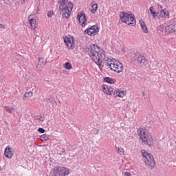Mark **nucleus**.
<instances>
[{"mask_svg": "<svg viewBox=\"0 0 176 176\" xmlns=\"http://www.w3.org/2000/svg\"><path fill=\"white\" fill-rule=\"evenodd\" d=\"M87 54L89 56L92 61H94L101 69L102 67V61L105 60V51L98 47L97 45H91L87 51Z\"/></svg>", "mask_w": 176, "mask_h": 176, "instance_id": "f257e3e1", "label": "nucleus"}, {"mask_svg": "<svg viewBox=\"0 0 176 176\" xmlns=\"http://www.w3.org/2000/svg\"><path fill=\"white\" fill-rule=\"evenodd\" d=\"M58 3H60L59 10L60 14H62L63 16L66 19H69L71 12L74 9V4L68 0H59Z\"/></svg>", "mask_w": 176, "mask_h": 176, "instance_id": "f03ea898", "label": "nucleus"}, {"mask_svg": "<svg viewBox=\"0 0 176 176\" xmlns=\"http://www.w3.org/2000/svg\"><path fill=\"white\" fill-rule=\"evenodd\" d=\"M138 135L142 144L148 145V146H153L154 140L152 133L144 129L140 128L138 129Z\"/></svg>", "mask_w": 176, "mask_h": 176, "instance_id": "7ed1b4c3", "label": "nucleus"}, {"mask_svg": "<svg viewBox=\"0 0 176 176\" xmlns=\"http://www.w3.org/2000/svg\"><path fill=\"white\" fill-rule=\"evenodd\" d=\"M106 65L108 68L111 69V71H114V72H117L118 74L123 72V64L114 58L107 59Z\"/></svg>", "mask_w": 176, "mask_h": 176, "instance_id": "20e7f679", "label": "nucleus"}, {"mask_svg": "<svg viewBox=\"0 0 176 176\" xmlns=\"http://www.w3.org/2000/svg\"><path fill=\"white\" fill-rule=\"evenodd\" d=\"M120 17L121 19V21L125 23L128 25H132L134 27L135 25V18L134 17V14L133 13H127L124 12H122L120 14Z\"/></svg>", "mask_w": 176, "mask_h": 176, "instance_id": "39448f33", "label": "nucleus"}, {"mask_svg": "<svg viewBox=\"0 0 176 176\" xmlns=\"http://www.w3.org/2000/svg\"><path fill=\"white\" fill-rule=\"evenodd\" d=\"M141 153L143 156V160L145 164H146V166H150L151 169L155 168V166H156V164L155 162L153 155L148 153V151H146V150H142Z\"/></svg>", "mask_w": 176, "mask_h": 176, "instance_id": "423d86ee", "label": "nucleus"}, {"mask_svg": "<svg viewBox=\"0 0 176 176\" xmlns=\"http://www.w3.org/2000/svg\"><path fill=\"white\" fill-rule=\"evenodd\" d=\"M134 65H142L144 67H149V60L145 58L142 55L135 54L131 59Z\"/></svg>", "mask_w": 176, "mask_h": 176, "instance_id": "0eeeda50", "label": "nucleus"}, {"mask_svg": "<svg viewBox=\"0 0 176 176\" xmlns=\"http://www.w3.org/2000/svg\"><path fill=\"white\" fill-rule=\"evenodd\" d=\"M99 31L100 30H98V26L92 25L89 29L85 30L84 34H87V35H90L91 36H96V35L98 34Z\"/></svg>", "mask_w": 176, "mask_h": 176, "instance_id": "6e6552de", "label": "nucleus"}, {"mask_svg": "<svg viewBox=\"0 0 176 176\" xmlns=\"http://www.w3.org/2000/svg\"><path fill=\"white\" fill-rule=\"evenodd\" d=\"M64 42L70 50H74L75 47V43H74V36H69L64 38Z\"/></svg>", "mask_w": 176, "mask_h": 176, "instance_id": "1a4fd4ad", "label": "nucleus"}, {"mask_svg": "<svg viewBox=\"0 0 176 176\" xmlns=\"http://www.w3.org/2000/svg\"><path fill=\"white\" fill-rule=\"evenodd\" d=\"M77 19L82 27H86V14L84 12H79L77 15Z\"/></svg>", "mask_w": 176, "mask_h": 176, "instance_id": "9d476101", "label": "nucleus"}, {"mask_svg": "<svg viewBox=\"0 0 176 176\" xmlns=\"http://www.w3.org/2000/svg\"><path fill=\"white\" fill-rule=\"evenodd\" d=\"M176 31V23H172L165 27V34H173Z\"/></svg>", "mask_w": 176, "mask_h": 176, "instance_id": "9b49d317", "label": "nucleus"}, {"mask_svg": "<svg viewBox=\"0 0 176 176\" xmlns=\"http://www.w3.org/2000/svg\"><path fill=\"white\" fill-rule=\"evenodd\" d=\"M4 155L6 157H8V159H12L13 155H14V153H13V149L10 148V146H8L5 149Z\"/></svg>", "mask_w": 176, "mask_h": 176, "instance_id": "f8f14e48", "label": "nucleus"}, {"mask_svg": "<svg viewBox=\"0 0 176 176\" xmlns=\"http://www.w3.org/2000/svg\"><path fill=\"white\" fill-rule=\"evenodd\" d=\"M28 20L32 28H33V30H35V28H36V19H34V15H30L28 17Z\"/></svg>", "mask_w": 176, "mask_h": 176, "instance_id": "ddd939ff", "label": "nucleus"}, {"mask_svg": "<svg viewBox=\"0 0 176 176\" xmlns=\"http://www.w3.org/2000/svg\"><path fill=\"white\" fill-rule=\"evenodd\" d=\"M126 91L125 90H119L116 89L113 92L114 97H120V98H122V97H124L126 96Z\"/></svg>", "mask_w": 176, "mask_h": 176, "instance_id": "4468645a", "label": "nucleus"}, {"mask_svg": "<svg viewBox=\"0 0 176 176\" xmlns=\"http://www.w3.org/2000/svg\"><path fill=\"white\" fill-rule=\"evenodd\" d=\"M59 173L60 176H66L69 174V170L64 166H59Z\"/></svg>", "mask_w": 176, "mask_h": 176, "instance_id": "2eb2a0df", "label": "nucleus"}, {"mask_svg": "<svg viewBox=\"0 0 176 176\" xmlns=\"http://www.w3.org/2000/svg\"><path fill=\"white\" fill-rule=\"evenodd\" d=\"M102 90L105 94H112V88L107 85H102Z\"/></svg>", "mask_w": 176, "mask_h": 176, "instance_id": "dca6fc26", "label": "nucleus"}, {"mask_svg": "<svg viewBox=\"0 0 176 176\" xmlns=\"http://www.w3.org/2000/svg\"><path fill=\"white\" fill-rule=\"evenodd\" d=\"M139 23H140V25H141V28L143 30V32H144V34H148V28H146V25L145 24V22L144 21V20L140 19Z\"/></svg>", "mask_w": 176, "mask_h": 176, "instance_id": "f3484780", "label": "nucleus"}, {"mask_svg": "<svg viewBox=\"0 0 176 176\" xmlns=\"http://www.w3.org/2000/svg\"><path fill=\"white\" fill-rule=\"evenodd\" d=\"M51 174H52V176H60L59 166L54 167L51 171Z\"/></svg>", "mask_w": 176, "mask_h": 176, "instance_id": "a211bd4d", "label": "nucleus"}, {"mask_svg": "<svg viewBox=\"0 0 176 176\" xmlns=\"http://www.w3.org/2000/svg\"><path fill=\"white\" fill-rule=\"evenodd\" d=\"M160 17H162V19H168L170 17V15L168 14V11L166 10H163L161 11Z\"/></svg>", "mask_w": 176, "mask_h": 176, "instance_id": "6ab92c4d", "label": "nucleus"}, {"mask_svg": "<svg viewBox=\"0 0 176 176\" xmlns=\"http://www.w3.org/2000/svg\"><path fill=\"white\" fill-rule=\"evenodd\" d=\"M104 81L106 82V83H110V85H113V83L116 82V80L115 78H111L109 77H104Z\"/></svg>", "mask_w": 176, "mask_h": 176, "instance_id": "aec40b11", "label": "nucleus"}, {"mask_svg": "<svg viewBox=\"0 0 176 176\" xmlns=\"http://www.w3.org/2000/svg\"><path fill=\"white\" fill-rule=\"evenodd\" d=\"M94 1H92L91 3V13H92L93 14H94V13H96V12H97V9H98V5H97V3H94Z\"/></svg>", "mask_w": 176, "mask_h": 176, "instance_id": "412c9836", "label": "nucleus"}, {"mask_svg": "<svg viewBox=\"0 0 176 176\" xmlns=\"http://www.w3.org/2000/svg\"><path fill=\"white\" fill-rule=\"evenodd\" d=\"M4 109L8 113H13V112H14V111H15L14 108L12 107H10V106H6V107H4Z\"/></svg>", "mask_w": 176, "mask_h": 176, "instance_id": "4be33fe9", "label": "nucleus"}, {"mask_svg": "<svg viewBox=\"0 0 176 176\" xmlns=\"http://www.w3.org/2000/svg\"><path fill=\"white\" fill-rule=\"evenodd\" d=\"M34 93H32V91H29V92H26L23 95V100H27L28 98H31V97H32Z\"/></svg>", "mask_w": 176, "mask_h": 176, "instance_id": "5701e85b", "label": "nucleus"}, {"mask_svg": "<svg viewBox=\"0 0 176 176\" xmlns=\"http://www.w3.org/2000/svg\"><path fill=\"white\" fill-rule=\"evenodd\" d=\"M149 12L151 16L153 17V19H155V17L157 16V12H155V8L153 6L150 7Z\"/></svg>", "mask_w": 176, "mask_h": 176, "instance_id": "b1692460", "label": "nucleus"}, {"mask_svg": "<svg viewBox=\"0 0 176 176\" xmlns=\"http://www.w3.org/2000/svg\"><path fill=\"white\" fill-rule=\"evenodd\" d=\"M50 138V136L47 134H43L40 136V139L41 141H47Z\"/></svg>", "mask_w": 176, "mask_h": 176, "instance_id": "393cba45", "label": "nucleus"}, {"mask_svg": "<svg viewBox=\"0 0 176 176\" xmlns=\"http://www.w3.org/2000/svg\"><path fill=\"white\" fill-rule=\"evenodd\" d=\"M64 67L66 69H72V65L69 62L66 63Z\"/></svg>", "mask_w": 176, "mask_h": 176, "instance_id": "a878e982", "label": "nucleus"}, {"mask_svg": "<svg viewBox=\"0 0 176 176\" xmlns=\"http://www.w3.org/2000/svg\"><path fill=\"white\" fill-rule=\"evenodd\" d=\"M158 30L159 31H161L162 32H166V28H164V25L162 24V25H160L159 27H158Z\"/></svg>", "mask_w": 176, "mask_h": 176, "instance_id": "bb28decb", "label": "nucleus"}, {"mask_svg": "<svg viewBox=\"0 0 176 176\" xmlns=\"http://www.w3.org/2000/svg\"><path fill=\"white\" fill-rule=\"evenodd\" d=\"M170 146H175L176 145V138H173L170 143Z\"/></svg>", "mask_w": 176, "mask_h": 176, "instance_id": "cd10ccee", "label": "nucleus"}, {"mask_svg": "<svg viewBox=\"0 0 176 176\" xmlns=\"http://www.w3.org/2000/svg\"><path fill=\"white\" fill-rule=\"evenodd\" d=\"M53 14H54V13L53 12V11H50L47 13V17H52L53 16Z\"/></svg>", "mask_w": 176, "mask_h": 176, "instance_id": "c85d7f7f", "label": "nucleus"}, {"mask_svg": "<svg viewBox=\"0 0 176 176\" xmlns=\"http://www.w3.org/2000/svg\"><path fill=\"white\" fill-rule=\"evenodd\" d=\"M38 131L39 133H45V129H43V128H38Z\"/></svg>", "mask_w": 176, "mask_h": 176, "instance_id": "c756f323", "label": "nucleus"}, {"mask_svg": "<svg viewBox=\"0 0 176 176\" xmlns=\"http://www.w3.org/2000/svg\"><path fill=\"white\" fill-rule=\"evenodd\" d=\"M118 153H120V155H122V153H123V148H118Z\"/></svg>", "mask_w": 176, "mask_h": 176, "instance_id": "7c9ffc66", "label": "nucleus"}, {"mask_svg": "<svg viewBox=\"0 0 176 176\" xmlns=\"http://www.w3.org/2000/svg\"><path fill=\"white\" fill-rule=\"evenodd\" d=\"M124 175L125 176H131V173H130L129 172H125Z\"/></svg>", "mask_w": 176, "mask_h": 176, "instance_id": "2f4dec72", "label": "nucleus"}, {"mask_svg": "<svg viewBox=\"0 0 176 176\" xmlns=\"http://www.w3.org/2000/svg\"><path fill=\"white\" fill-rule=\"evenodd\" d=\"M0 28H3V30H5V28H6L5 25L0 23Z\"/></svg>", "mask_w": 176, "mask_h": 176, "instance_id": "473e14b6", "label": "nucleus"}, {"mask_svg": "<svg viewBox=\"0 0 176 176\" xmlns=\"http://www.w3.org/2000/svg\"><path fill=\"white\" fill-rule=\"evenodd\" d=\"M39 63H43V59L42 58H38Z\"/></svg>", "mask_w": 176, "mask_h": 176, "instance_id": "72a5a7b5", "label": "nucleus"}, {"mask_svg": "<svg viewBox=\"0 0 176 176\" xmlns=\"http://www.w3.org/2000/svg\"><path fill=\"white\" fill-rule=\"evenodd\" d=\"M43 120H45V118H43V117L40 118V121L41 122H43Z\"/></svg>", "mask_w": 176, "mask_h": 176, "instance_id": "f704fd0d", "label": "nucleus"}, {"mask_svg": "<svg viewBox=\"0 0 176 176\" xmlns=\"http://www.w3.org/2000/svg\"><path fill=\"white\" fill-rule=\"evenodd\" d=\"M38 12H39V8H37V10H36V14H38Z\"/></svg>", "mask_w": 176, "mask_h": 176, "instance_id": "c9c22d12", "label": "nucleus"}, {"mask_svg": "<svg viewBox=\"0 0 176 176\" xmlns=\"http://www.w3.org/2000/svg\"><path fill=\"white\" fill-rule=\"evenodd\" d=\"M62 152H65V149L62 148Z\"/></svg>", "mask_w": 176, "mask_h": 176, "instance_id": "e433bc0d", "label": "nucleus"}, {"mask_svg": "<svg viewBox=\"0 0 176 176\" xmlns=\"http://www.w3.org/2000/svg\"><path fill=\"white\" fill-rule=\"evenodd\" d=\"M143 96H145V93H143Z\"/></svg>", "mask_w": 176, "mask_h": 176, "instance_id": "4c0bfd02", "label": "nucleus"}]
</instances>
